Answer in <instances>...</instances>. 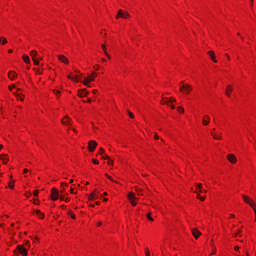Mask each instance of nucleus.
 <instances>
[{
    "mask_svg": "<svg viewBox=\"0 0 256 256\" xmlns=\"http://www.w3.org/2000/svg\"><path fill=\"white\" fill-rule=\"evenodd\" d=\"M180 91L181 93H185L186 95H189L191 91H193V87L189 84H185V82H181Z\"/></svg>",
    "mask_w": 256,
    "mask_h": 256,
    "instance_id": "1",
    "label": "nucleus"
},
{
    "mask_svg": "<svg viewBox=\"0 0 256 256\" xmlns=\"http://www.w3.org/2000/svg\"><path fill=\"white\" fill-rule=\"evenodd\" d=\"M23 255L27 256V249H25L22 245H18L14 250V255Z\"/></svg>",
    "mask_w": 256,
    "mask_h": 256,
    "instance_id": "2",
    "label": "nucleus"
},
{
    "mask_svg": "<svg viewBox=\"0 0 256 256\" xmlns=\"http://www.w3.org/2000/svg\"><path fill=\"white\" fill-rule=\"evenodd\" d=\"M119 17H121L122 19H127V18L131 17V15H129V12L119 10L118 14L116 15V19H119Z\"/></svg>",
    "mask_w": 256,
    "mask_h": 256,
    "instance_id": "3",
    "label": "nucleus"
},
{
    "mask_svg": "<svg viewBox=\"0 0 256 256\" xmlns=\"http://www.w3.org/2000/svg\"><path fill=\"white\" fill-rule=\"evenodd\" d=\"M242 197H243L244 201H245L248 205H250V207H252V209H255V202H253V200H252L249 196H247V195H242Z\"/></svg>",
    "mask_w": 256,
    "mask_h": 256,
    "instance_id": "4",
    "label": "nucleus"
},
{
    "mask_svg": "<svg viewBox=\"0 0 256 256\" xmlns=\"http://www.w3.org/2000/svg\"><path fill=\"white\" fill-rule=\"evenodd\" d=\"M51 199L52 201H57V199H59V190L56 188H52L51 190Z\"/></svg>",
    "mask_w": 256,
    "mask_h": 256,
    "instance_id": "5",
    "label": "nucleus"
},
{
    "mask_svg": "<svg viewBox=\"0 0 256 256\" xmlns=\"http://www.w3.org/2000/svg\"><path fill=\"white\" fill-rule=\"evenodd\" d=\"M96 148H97V142L95 140H91L88 142V149L91 153H93V151H95Z\"/></svg>",
    "mask_w": 256,
    "mask_h": 256,
    "instance_id": "6",
    "label": "nucleus"
},
{
    "mask_svg": "<svg viewBox=\"0 0 256 256\" xmlns=\"http://www.w3.org/2000/svg\"><path fill=\"white\" fill-rule=\"evenodd\" d=\"M128 199H129L131 205H133V207H135V205H137V201H135L137 199V197H135V194H133L132 192H130L128 194Z\"/></svg>",
    "mask_w": 256,
    "mask_h": 256,
    "instance_id": "7",
    "label": "nucleus"
},
{
    "mask_svg": "<svg viewBox=\"0 0 256 256\" xmlns=\"http://www.w3.org/2000/svg\"><path fill=\"white\" fill-rule=\"evenodd\" d=\"M91 81H95V77L91 74V76H88V77H85L84 78V82L83 84L86 86V87H89V84L91 83Z\"/></svg>",
    "mask_w": 256,
    "mask_h": 256,
    "instance_id": "8",
    "label": "nucleus"
},
{
    "mask_svg": "<svg viewBox=\"0 0 256 256\" xmlns=\"http://www.w3.org/2000/svg\"><path fill=\"white\" fill-rule=\"evenodd\" d=\"M192 235L195 239H199V237H201V231H199L197 228H193Z\"/></svg>",
    "mask_w": 256,
    "mask_h": 256,
    "instance_id": "9",
    "label": "nucleus"
},
{
    "mask_svg": "<svg viewBox=\"0 0 256 256\" xmlns=\"http://www.w3.org/2000/svg\"><path fill=\"white\" fill-rule=\"evenodd\" d=\"M227 159L230 163L235 164L237 163V157H235V154H229L227 156Z\"/></svg>",
    "mask_w": 256,
    "mask_h": 256,
    "instance_id": "10",
    "label": "nucleus"
},
{
    "mask_svg": "<svg viewBox=\"0 0 256 256\" xmlns=\"http://www.w3.org/2000/svg\"><path fill=\"white\" fill-rule=\"evenodd\" d=\"M58 59L59 61H61V63H65L66 65H68L69 63V59H67V57H65L64 55H58Z\"/></svg>",
    "mask_w": 256,
    "mask_h": 256,
    "instance_id": "11",
    "label": "nucleus"
},
{
    "mask_svg": "<svg viewBox=\"0 0 256 256\" xmlns=\"http://www.w3.org/2000/svg\"><path fill=\"white\" fill-rule=\"evenodd\" d=\"M0 160L3 161L5 165H7V161H9V156H7V154H1Z\"/></svg>",
    "mask_w": 256,
    "mask_h": 256,
    "instance_id": "12",
    "label": "nucleus"
},
{
    "mask_svg": "<svg viewBox=\"0 0 256 256\" xmlns=\"http://www.w3.org/2000/svg\"><path fill=\"white\" fill-rule=\"evenodd\" d=\"M78 95H79L80 97H87V95H89V92L87 91V89L79 90V91H78Z\"/></svg>",
    "mask_w": 256,
    "mask_h": 256,
    "instance_id": "13",
    "label": "nucleus"
},
{
    "mask_svg": "<svg viewBox=\"0 0 256 256\" xmlns=\"http://www.w3.org/2000/svg\"><path fill=\"white\" fill-rule=\"evenodd\" d=\"M63 125H71V118L69 116H65L64 119L62 120Z\"/></svg>",
    "mask_w": 256,
    "mask_h": 256,
    "instance_id": "14",
    "label": "nucleus"
},
{
    "mask_svg": "<svg viewBox=\"0 0 256 256\" xmlns=\"http://www.w3.org/2000/svg\"><path fill=\"white\" fill-rule=\"evenodd\" d=\"M208 55H209L210 59H212V61H213L214 63H217V58H215V52H213V51H208Z\"/></svg>",
    "mask_w": 256,
    "mask_h": 256,
    "instance_id": "15",
    "label": "nucleus"
},
{
    "mask_svg": "<svg viewBox=\"0 0 256 256\" xmlns=\"http://www.w3.org/2000/svg\"><path fill=\"white\" fill-rule=\"evenodd\" d=\"M175 101H177L175 98L171 97V98H168L167 100L163 101L162 103L164 105H169V103H175Z\"/></svg>",
    "mask_w": 256,
    "mask_h": 256,
    "instance_id": "16",
    "label": "nucleus"
},
{
    "mask_svg": "<svg viewBox=\"0 0 256 256\" xmlns=\"http://www.w3.org/2000/svg\"><path fill=\"white\" fill-rule=\"evenodd\" d=\"M8 77H9V79H10L11 81H13V80L17 77V74H16L15 72H13V71H10V72L8 73Z\"/></svg>",
    "mask_w": 256,
    "mask_h": 256,
    "instance_id": "17",
    "label": "nucleus"
},
{
    "mask_svg": "<svg viewBox=\"0 0 256 256\" xmlns=\"http://www.w3.org/2000/svg\"><path fill=\"white\" fill-rule=\"evenodd\" d=\"M231 91H233V87L231 85L227 86V89H226L227 97H231Z\"/></svg>",
    "mask_w": 256,
    "mask_h": 256,
    "instance_id": "18",
    "label": "nucleus"
},
{
    "mask_svg": "<svg viewBox=\"0 0 256 256\" xmlns=\"http://www.w3.org/2000/svg\"><path fill=\"white\" fill-rule=\"evenodd\" d=\"M22 59H23V61H24V63H27L28 65H29V63H31V59L29 58V56L28 55H23L22 56Z\"/></svg>",
    "mask_w": 256,
    "mask_h": 256,
    "instance_id": "19",
    "label": "nucleus"
},
{
    "mask_svg": "<svg viewBox=\"0 0 256 256\" xmlns=\"http://www.w3.org/2000/svg\"><path fill=\"white\" fill-rule=\"evenodd\" d=\"M205 118L207 120H205V119L202 120L203 125H209V121H210L211 118L209 116H207V115L205 116Z\"/></svg>",
    "mask_w": 256,
    "mask_h": 256,
    "instance_id": "20",
    "label": "nucleus"
},
{
    "mask_svg": "<svg viewBox=\"0 0 256 256\" xmlns=\"http://www.w3.org/2000/svg\"><path fill=\"white\" fill-rule=\"evenodd\" d=\"M68 79H71V81H76V82L81 81V80H79V76H76L75 78H73V76L71 74L68 75Z\"/></svg>",
    "mask_w": 256,
    "mask_h": 256,
    "instance_id": "21",
    "label": "nucleus"
},
{
    "mask_svg": "<svg viewBox=\"0 0 256 256\" xmlns=\"http://www.w3.org/2000/svg\"><path fill=\"white\" fill-rule=\"evenodd\" d=\"M30 56L32 57V59H35V57H37V51L32 50V51L30 52Z\"/></svg>",
    "mask_w": 256,
    "mask_h": 256,
    "instance_id": "22",
    "label": "nucleus"
},
{
    "mask_svg": "<svg viewBox=\"0 0 256 256\" xmlns=\"http://www.w3.org/2000/svg\"><path fill=\"white\" fill-rule=\"evenodd\" d=\"M89 200H90V201H95V192H93V193L89 196Z\"/></svg>",
    "mask_w": 256,
    "mask_h": 256,
    "instance_id": "23",
    "label": "nucleus"
},
{
    "mask_svg": "<svg viewBox=\"0 0 256 256\" xmlns=\"http://www.w3.org/2000/svg\"><path fill=\"white\" fill-rule=\"evenodd\" d=\"M36 215H41V219H43V217H45V214H43V213L41 212V210H37V211H36Z\"/></svg>",
    "mask_w": 256,
    "mask_h": 256,
    "instance_id": "24",
    "label": "nucleus"
},
{
    "mask_svg": "<svg viewBox=\"0 0 256 256\" xmlns=\"http://www.w3.org/2000/svg\"><path fill=\"white\" fill-rule=\"evenodd\" d=\"M177 110L178 113H185V109H183V107H178Z\"/></svg>",
    "mask_w": 256,
    "mask_h": 256,
    "instance_id": "25",
    "label": "nucleus"
},
{
    "mask_svg": "<svg viewBox=\"0 0 256 256\" xmlns=\"http://www.w3.org/2000/svg\"><path fill=\"white\" fill-rule=\"evenodd\" d=\"M128 115L129 117H131V119H135V115L133 114V112L128 111Z\"/></svg>",
    "mask_w": 256,
    "mask_h": 256,
    "instance_id": "26",
    "label": "nucleus"
},
{
    "mask_svg": "<svg viewBox=\"0 0 256 256\" xmlns=\"http://www.w3.org/2000/svg\"><path fill=\"white\" fill-rule=\"evenodd\" d=\"M146 217H147V219H148L149 221H153V217H151V213H148V214L146 215Z\"/></svg>",
    "mask_w": 256,
    "mask_h": 256,
    "instance_id": "27",
    "label": "nucleus"
},
{
    "mask_svg": "<svg viewBox=\"0 0 256 256\" xmlns=\"http://www.w3.org/2000/svg\"><path fill=\"white\" fill-rule=\"evenodd\" d=\"M68 214L72 219H76L75 214H73V212L70 211Z\"/></svg>",
    "mask_w": 256,
    "mask_h": 256,
    "instance_id": "28",
    "label": "nucleus"
},
{
    "mask_svg": "<svg viewBox=\"0 0 256 256\" xmlns=\"http://www.w3.org/2000/svg\"><path fill=\"white\" fill-rule=\"evenodd\" d=\"M92 163H94V165H99V160H97V159H92Z\"/></svg>",
    "mask_w": 256,
    "mask_h": 256,
    "instance_id": "29",
    "label": "nucleus"
},
{
    "mask_svg": "<svg viewBox=\"0 0 256 256\" xmlns=\"http://www.w3.org/2000/svg\"><path fill=\"white\" fill-rule=\"evenodd\" d=\"M94 197H95V199H99V192L94 191Z\"/></svg>",
    "mask_w": 256,
    "mask_h": 256,
    "instance_id": "30",
    "label": "nucleus"
},
{
    "mask_svg": "<svg viewBox=\"0 0 256 256\" xmlns=\"http://www.w3.org/2000/svg\"><path fill=\"white\" fill-rule=\"evenodd\" d=\"M2 45H7V38H2Z\"/></svg>",
    "mask_w": 256,
    "mask_h": 256,
    "instance_id": "31",
    "label": "nucleus"
},
{
    "mask_svg": "<svg viewBox=\"0 0 256 256\" xmlns=\"http://www.w3.org/2000/svg\"><path fill=\"white\" fill-rule=\"evenodd\" d=\"M211 135H212L215 139H221V136H217V135L214 134V133H211Z\"/></svg>",
    "mask_w": 256,
    "mask_h": 256,
    "instance_id": "32",
    "label": "nucleus"
},
{
    "mask_svg": "<svg viewBox=\"0 0 256 256\" xmlns=\"http://www.w3.org/2000/svg\"><path fill=\"white\" fill-rule=\"evenodd\" d=\"M34 71L38 74V75H41V70H39V69H36V68H34Z\"/></svg>",
    "mask_w": 256,
    "mask_h": 256,
    "instance_id": "33",
    "label": "nucleus"
},
{
    "mask_svg": "<svg viewBox=\"0 0 256 256\" xmlns=\"http://www.w3.org/2000/svg\"><path fill=\"white\" fill-rule=\"evenodd\" d=\"M14 95H16V97H18V99H20V101H23V97L19 96L18 93H14Z\"/></svg>",
    "mask_w": 256,
    "mask_h": 256,
    "instance_id": "34",
    "label": "nucleus"
},
{
    "mask_svg": "<svg viewBox=\"0 0 256 256\" xmlns=\"http://www.w3.org/2000/svg\"><path fill=\"white\" fill-rule=\"evenodd\" d=\"M105 175H106L107 179H109L110 181H115V180H113V178L111 176H109V174H105Z\"/></svg>",
    "mask_w": 256,
    "mask_h": 256,
    "instance_id": "35",
    "label": "nucleus"
},
{
    "mask_svg": "<svg viewBox=\"0 0 256 256\" xmlns=\"http://www.w3.org/2000/svg\"><path fill=\"white\" fill-rule=\"evenodd\" d=\"M8 89H9L10 91H12L13 89H15V84H12V86H9Z\"/></svg>",
    "mask_w": 256,
    "mask_h": 256,
    "instance_id": "36",
    "label": "nucleus"
},
{
    "mask_svg": "<svg viewBox=\"0 0 256 256\" xmlns=\"http://www.w3.org/2000/svg\"><path fill=\"white\" fill-rule=\"evenodd\" d=\"M33 61H34V64H36V65H39V60H37V59H32Z\"/></svg>",
    "mask_w": 256,
    "mask_h": 256,
    "instance_id": "37",
    "label": "nucleus"
},
{
    "mask_svg": "<svg viewBox=\"0 0 256 256\" xmlns=\"http://www.w3.org/2000/svg\"><path fill=\"white\" fill-rule=\"evenodd\" d=\"M202 187H203V184L201 183L197 184V189H202Z\"/></svg>",
    "mask_w": 256,
    "mask_h": 256,
    "instance_id": "38",
    "label": "nucleus"
},
{
    "mask_svg": "<svg viewBox=\"0 0 256 256\" xmlns=\"http://www.w3.org/2000/svg\"><path fill=\"white\" fill-rule=\"evenodd\" d=\"M8 187H10V189H13V187H15V185L13 183H9Z\"/></svg>",
    "mask_w": 256,
    "mask_h": 256,
    "instance_id": "39",
    "label": "nucleus"
},
{
    "mask_svg": "<svg viewBox=\"0 0 256 256\" xmlns=\"http://www.w3.org/2000/svg\"><path fill=\"white\" fill-rule=\"evenodd\" d=\"M108 165H113V160H111V158L108 159Z\"/></svg>",
    "mask_w": 256,
    "mask_h": 256,
    "instance_id": "40",
    "label": "nucleus"
},
{
    "mask_svg": "<svg viewBox=\"0 0 256 256\" xmlns=\"http://www.w3.org/2000/svg\"><path fill=\"white\" fill-rule=\"evenodd\" d=\"M102 49H103V51H104V53H105V51H107V46H105L104 44L102 45Z\"/></svg>",
    "mask_w": 256,
    "mask_h": 256,
    "instance_id": "41",
    "label": "nucleus"
},
{
    "mask_svg": "<svg viewBox=\"0 0 256 256\" xmlns=\"http://www.w3.org/2000/svg\"><path fill=\"white\" fill-rule=\"evenodd\" d=\"M105 55L108 59H111V55H109V53H107V51H105Z\"/></svg>",
    "mask_w": 256,
    "mask_h": 256,
    "instance_id": "42",
    "label": "nucleus"
},
{
    "mask_svg": "<svg viewBox=\"0 0 256 256\" xmlns=\"http://www.w3.org/2000/svg\"><path fill=\"white\" fill-rule=\"evenodd\" d=\"M105 153V150L103 148H100V155H103Z\"/></svg>",
    "mask_w": 256,
    "mask_h": 256,
    "instance_id": "43",
    "label": "nucleus"
},
{
    "mask_svg": "<svg viewBox=\"0 0 256 256\" xmlns=\"http://www.w3.org/2000/svg\"><path fill=\"white\" fill-rule=\"evenodd\" d=\"M146 256H151V253L149 252V249H146Z\"/></svg>",
    "mask_w": 256,
    "mask_h": 256,
    "instance_id": "44",
    "label": "nucleus"
},
{
    "mask_svg": "<svg viewBox=\"0 0 256 256\" xmlns=\"http://www.w3.org/2000/svg\"><path fill=\"white\" fill-rule=\"evenodd\" d=\"M34 195H35V197H37V195H39V190H35Z\"/></svg>",
    "mask_w": 256,
    "mask_h": 256,
    "instance_id": "45",
    "label": "nucleus"
},
{
    "mask_svg": "<svg viewBox=\"0 0 256 256\" xmlns=\"http://www.w3.org/2000/svg\"><path fill=\"white\" fill-rule=\"evenodd\" d=\"M93 77H94V79H95V77H97V72H92V74H91Z\"/></svg>",
    "mask_w": 256,
    "mask_h": 256,
    "instance_id": "46",
    "label": "nucleus"
},
{
    "mask_svg": "<svg viewBox=\"0 0 256 256\" xmlns=\"http://www.w3.org/2000/svg\"><path fill=\"white\" fill-rule=\"evenodd\" d=\"M198 199H200V201H205V197H198Z\"/></svg>",
    "mask_w": 256,
    "mask_h": 256,
    "instance_id": "47",
    "label": "nucleus"
},
{
    "mask_svg": "<svg viewBox=\"0 0 256 256\" xmlns=\"http://www.w3.org/2000/svg\"><path fill=\"white\" fill-rule=\"evenodd\" d=\"M254 209V215H255V221H256V206L253 208Z\"/></svg>",
    "mask_w": 256,
    "mask_h": 256,
    "instance_id": "48",
    "label": "nucleus"
},
{
    "mask_svg": "<svg viewBox=\"0 0 256 256\" xmlns=\"http://www.w3.org/2000/svg\"><path fill=\"white\" fill-rule=\"evenodd\" d=\"M53 92H54L56 95H59V93H61L60 91H55V90H53Z\"/></svg>",
    "mask_w": 256,
    "mask_h": 256,
    "instance_id": "49",
    "label": "nucleus"
},
{
    "mask_svg": "<svg viewBox=\"0 0 256 256\" xmlns=\"http://www.w3.org/2000/svg\"><path fill=\"white\" fill-rule=\"evenodd\" d=\"M23 173H29V170L28 169H24Z\"/></svg>",
    "mask_w": 256,
    "mask_h": 256,
    "instance_id": "50",
    "label": "nucleus"
},
{
    "mask_svg": "<svg viewBox=\"0 0 256 256\" xmlns=\"http://www.w3.org/2000/svg\"><path fill=\"white\" fill-rule=\"evenodd\" d=\"M235 251H239V246H235Z\"/></svg>",
    "mask_w": 256,
    "mask_h": 256,
    "instance_id": "51",
    "label": "nucleus"
},
{
    "mask_svg": "<svg viewBox=\"0 0 256 256\" xmlns=\"http://www.w3.org/2000/svg\"><path fill=\"white\" fill-rule=\"evenodd\" d=\"M61 201H65V197L60 196Z\"/></svg>",
    "mask_w": 256,
    "mask_h": 256,
    "instance_id": "52",
    "label": "nucleus"
},
{
    "mask_svg": "<svg viewBox=\"0 0 256 256\" xmlns=\"http://www.w3.org/2000/svg\"><path fill=\"white\" fill-rule=\"evenodd\" d=\"M102 159H109V156H103Z\"/></svg>",
    "mask_w": 256,
    "mask_h": 256,
    "instance_id": "53",
    "label": "nucleus"
},
{
    "mask_svg": "<svg viewBox=\"0 0 256 256\" xmlns=\"http://www.w3.org/2000/svg\"><path fill=\"white\" fill-rule=\"evenodd\" d=\"M66 203H69V198L64 199Z\"/></svg>",
    "mask_w": 256,
    "mask_h": 256,
    "instance_id": "54",
    "label": "nucleus"
},
{
    "mask_svg": "<svg viewBox=\"0 0 256 256\" xmlns=\"http://www.w3.org/2000/svg\"><path fill=\"white\" fill-rule=\"evenodd\" d=\"M101 225H103L102 222H98V227H101Z\"/></svg>",
    "mask_w": 256,
    "mask_h": 256,
    "instance_id": "55",
    "label": "nucleus"
},
{
    "mask_svg": "<svg viewBox=\"0 0 256 256\" xmlns=\"http://www.w3.org/2000/svg\"><path fill=\"white\" fill-rule=\"evenodd\" d=\"M154 137H155V139H159V135H157V134H155Z\"/></svg>",
    "mask_w": 256,
    "mask_h": 256,
    "instance_id": "56",
    "label": "nucleus"
},
{
    "mask_svg": "<svg viewBox=\"0 0 256 256\" xmlns=\"http://www.w3.org/2000/svg\"><path fill=\"white\" fill-rule=\"evenodd\" d=\"M87 103H91V98H88V99H87Z\"/></svg>",
    "mask_w": 256,
    "mask_h": 256,
    "instance_id": "57",
    "label": "nucleus"
},
{
    "mask_svg": "<svg viewBox=\"0 0 256 256\" xmlns=\"http://www.w3.org/2000/svg\"><path fill=\"white\" fill-rule=\"evenodd\" d=\"M102 61H103V63L107 62V60L105 58H102Z\"/></svg>",
    "mask_w": 256,
    "mask_h": 256,
    "instance_id": "58",
    "label": "nucleus"
},
{
    "mask_svg": "<svg viewBox=\"0 0 256 256\" xmlns=\"http://www.w3.org/2000/svg\"><path fill=\"white\" fill-rule=\"evenodd\" d=\"M8 53H13V50L12 49L8 50Z\"/></svg>",
    "mask_w": 256,
    "mask_h": 256,
    "instance_id": "59",
    "label": "nucleus"
},
{
    "mask_svg": "<svg viewBox=\"0 0 256 256\" xmlns=\"http://www.w3.org/2000/svg\"><path fill=\"white\" fill-rule=\"evenodd\" d=\"M170 107H171V109H175V105H171Z\"/></svg>",
    "mask_w": 256,
    "mask_h": 256,
    "instance_id": "60",
    "label": "nucleus"
},
{
    "mask_svg": "<svg viewBox=\"0 0 256 256\" xmlns=\"http://www.w3.org/2000/svg\"><path fill=\"white\" fill-rule=\"evenodd\" d=\"M96 205H101V202L97 201V202H96Z\"/></svg>",
    "mask_w": 256,
    "mask_h": 256,
    "instance_id": "61",
    "label": "nucleus"
},
{
    "mask_svg": "<svg viewBox=\"0 0 256 256\" xmlns=\"http://www.w3.org/2000/svg\"><path fill=\"white\" fill-rule=\"evenodd\" d=\"M70 193H75V192L73 191V188L70 189Z\"/></svg>",
    "mask_w": 256,
    "mask_h": 256,
    "instance_id": "62",
    "label": "nucleus"
},
{
    "mask_svg": "<svg viewBox=\"0 0 256 256\" xmlns=\"http://www.w3.org/2000/svg\"><path fill=\"white\" fill-rule=\"evenodd\" d=\"M94 95L97 94V90H93Z\"/></svg>",
    "mask_w": 256,
    "mask_h": 256,
    "instance_id": "63",
    "label": "nucleus"
},
{
    "mask_svg": "<svg viewBox=\"0 0 256 256\" xmlns=\"http://www.w3.org/2000/svg\"><path fill=\"white\" fill-rule=\"evenodd\" d=\"M103 201L107 202V201H108V199H107V198H104V199H103Z\"/></svg>",
    "mask_w": 256,
    "mask_h": 256,
    "instance_id": "64",
    "label": "nucleus"
}]
</instances>
